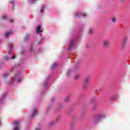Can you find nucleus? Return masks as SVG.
I'll return each instance as SVG.
<instances>
[{
	"label": "nucleus",
	"mask_w": 130,
	"mask_h": 130,
	"mask_svg": "<svg viewBox=\"0 0 130 130\" xmlns=\"http://www.w3.org/2000/svg\"><path fill=\"white\" fill-rule=\"evenodd\" d=\"M90 81V78L87 77L84 79V88H87L88 86V84H89V81Z\"/></svg>",
	"instance_id": "f257e3e1"
},
{
	"label": "nucleus",
	"mask_w": 130,
	"mask_h": 130,
	"mask_svg": "<svg viewBox=\"0 0 130 130\" xmlns=\"http://www.w3.org/2000/svg\"><path fill=\"white\" fill-rule=\"evenodd\" d=\"M20 125V123L17 121H15L13 123V125L14 126L13 130H20V128L18 127L19 125Z\"/></svg>",
	"instance_id": "f03ea898"
},
{
	"label": "nucleus",
	"mask_w": 130,
	"mask_h": 130,
	"mask_svg": "<svg viewBox=\"0 0 130 130\" xmlns=\"http://www.w3.org/2000/svg\"><path fill=\"white\" fill-rule=\"evenodd\" d=\"M81 16H83V17H86L87 14L85 13L78 12L75 14V17H81Z\"/></svg>",
	"instance_id": "7ed1b4c3"
},
{
	"label": "nucleus",
	"mask_w": 130,
	"mask_h": 130,
	"mask_svg": "<svg viewBox=\"0 0 130 130\" xmlns=\"http://www.w3.org/2000/svg\"><path fill=\"white\" fill-rule=\"evenodd\" d=\"M15 59L16 58V56H13L12 57H10L9 56H5L4 57L5 60H9V59Z\"/></svg>",
	"instance_id": "20e7f679"
},
{
	"label": "nucleus",
	"mask_w": 130,
	"mask_h": 130,
	"mask_svg": "<svg viewBox=\"0 0 130 130\" xmlns=\"http://www.w3.org/2000/svg\"><path fill=\"white\" fill-rule=\"evenodd\" d=\"M109 44H110V42L108 40H106L103 42V45L105 47H108V46H109Z\"/></svg>",
	"instance_id": "39448f33"
},
{
	"label": "nucleus",
	"mask_w": 130,
	"mask_h": 130,
	"mask_svg": "<svg viewBox=\"0 0 130 130\" xmlns=\"http://www.w3.org/2000/svg\"><path fill=\"white\" fill-rule=\"evenodd\" d=\"M12 30L10 31H8L5 34V38H8V37H9V36H11L12 35Z\"/></svg>",
	"instance_id": "423d86ee"
},
{
	"label": "nucleus",
	"mask_w": 130,
	"mask_h": 130,
	"mask_svg": "<svg viewBox=\"0 0 130 130\" xmlns=\"http://www.w3.org/2000/svg\"><path fill=\"white\" fill-rule=\"evenodd\" d=\"M36 114H37V109L34 108V113L32 114L30 116V117L33 118L35 116Z\"/></svg>",
	"instance_id": "0eeeda50"
},
{
	"label": "nucleus",
	"mask_w": 130,
	"mask_h": 130,
	"mask_svg": "<svg viewBox=\"0 0 130 130\" xmlns=\"http://www.w3.org/2000/svg\"><path fill=\"white\" fill-rule=\"evenodd\" d=\"M37 33H40L42 32V30H41V26L40 25H39L37 27Z\"/></svg>",
	"instance_id": "6e6552de"
},
{
	"label": "nucleus",
	"mask_w": 130,
	"mask_h": 130,
	"mask_svg": "<svg viewBox=\"0 0 130 130\" xmlns=\"http://www.w3.org/2000/svg\"><path fill=\"white\" fill-rule=\"evenodd\" d=\"M99 121H100V118H95L94 119V124H97V123H98V122H99Z\"/></svg>",
	"instance_id": "1a4fd4ad"
},
{
	"label": "nucleus",
	"mask_w": 130,
	"mask_h": 130,
	"mask_svg": "<svg viewBox=\"0 0 130 130\" xmlns=\"http://www.w3.org/2000/svg\"><path fill=\"white\" fill-rule=\"evenodd\" d=\"M70 99H71V98H70V96H68L64 100V102H66V103H67V102H69V101H70Z\"/></svg>",
	"instance_id": "9d476101"
},
{
	"label": "nucleus",
	"mask_w": 130,
	"mask_h": 130,
	"mask_svg": "<svg viewBox=\"0 0 130 130\" xmlns=\"http://www.w3.org/2000/svg\"><path fill=\"white\" fill-rule=\"evenodd\" d=\"M71 74H72V72H71V70L70 69L68 70V73L67 74V77H70L71 76Z\"/></svg>",
	"instance_id": "9b49d317"
},
{
	"label": "nucleus",
	"mask_w": 130,
	"mask_h": 130,
	"mask_svg": "<svg viewBox=\"0 0 130 130\" xmlns=\"http://www.w3.org/2000/svg\"><path fill=\"white\" fill-rule=\"evenodd\" d=\"M10 4H12V5H13L12 9H13V10L14 11V8H15V6H14V0H12V1H10Z\"/></svg>",
	"instance_id": "f8f14e48"
},
{
	"label": "nucleus",
	"mask_w": 130,
	"mask_h": 130,
	"mask_svg": "<svg viewBox=\"0 0 130 130\" xmlns=\"http://www.w3.org/2000/svg\"><path fill=\"white\" fill-rule=\"evenodd\" d=\"M111 20H112V23H116V18L113 17Z\"/></svg>",
	"instance_id": "ddd939ff"
},
{
	"label": "nucleus",
	"mask_w": 130,
	"mask_h": 130,
	"mask_svg": "<svg viewBox=\"0 0 130 130\" xmlns=\"http://www.w3.org/2000/svg\"><path fill=\"white\" fill-rule=\"evenodd\" d=\"M127 41V37H125L123 41V44H125V43H126Z\"/></svg>",
	"instance_id": "4468645a"
},
{
	"label": "nucleus",
	"mask_w": 130,
	"mask_h": 130,
	"mask_svg": "<svg viewBox=\"0 0 130 130\" xmlns=\"http://www.w3.org/2000/svg\"><path fill=\"white\" fill-rule=\"evenodd\" d=\"M44 10H45V7L43 6L41 9V13H42V14L43 13V11H44Z\"/></svg>",
	"instance_id": "2eb2a0df"
},
{
	"label": "nucleus",
	"mask_w": 130,
	"mask_h": 130,
	"mask_svg": "<svg viewBox=\"0 0 130 130\" xmlns=\"http://www.w3.org/2000/svg\"><path fill=\"white\" fill-rule=\"evenodd\" d=\"M7 77H9V75L7 74H5L3 75V78H7Z\"/></svg>",
	"instance_id": "dca6fc26"
},
{
	"label": "nucleus",
	"mask_w": 130,
	"mask_h": 130,
	"mask_svg": "<svg viewBox=\"0 0 130 130\" xmlns=\"http://www.w3.org/2000/svg\"><path fill=\"white\" fill-rule=\"evenodd\" d=\"M55 67H56V63H54L51 66V69H54V68H55Z\"/></svg>",
	"instance_id": "f3484780"
},
{
	"label": "nucleus",
	"mask_w": 130,
	"mask_h": 130,
	"mask_svg": "<svg viewBox=\"0 0 130 130\" xmlns=\"http://www.w3.org/2000/svg\"><path fill=\"white\" fill-rule=\"evenodd\" d=\"M79 77H80V76L79 75H76L74 77L75 80H78V79H79Z\"/></svg>",
	"instance_id": "a211bd4d"
},
{
	"label": "nucleus",
	"mask_w": 130,
	"mask_h": 130,
	"mask_svg": "<svg viewBox=\"0 0 130 130\" xmlns=\"http://www.w3.org/2000/svg\"><path fill=\"white\" fill-rule=\"evenodd\" d=\"M72 46H73V42H71L69 44V48H72Z\"/></svg>",
	"instance_id": "6ab92c4d"
},
{
	"label": "nucleus",
	"mask_w": 130,
	"mask_h": 130,
	"mask_svg": "<svg viewBox=\"0 0 130 130\" xmlns=\"http://www.w3.org/2000/svg\"><path fill=\"white\" fill-rule=\"evenodd\" d=\"M92 32H93V30H92V29H90L89 30L88 33H89V34H92Z\"/></svg>",
	"instance_id": "aec40b11"
},
{
	"label": "nucleus",
	"mask_w": 130,
	"mask_h": 130,
	"mask_svg": "<svg viewBox=\"0 0 130 130\" xmlns=\"http://www.w3.org/2000/svg\"><path fill=\"white\" fill-rule=\"evenodd\" d=\"M117 98V96H115L112 98V100H113V101L115 100V99H116Z\"/></svg>",
	"instance_id": "412c9836"
},
{
	"label": "nucleus",
	"mask_w": 130,
	"mask_h": 130,
	"mask_svg": "<svg viewBox=\"0 0 130 130\" xmlns=\"http://www.w3.org/2000/svg\"><path fill=\"white\" fill-rule=\"evenodd\" d=\"M2 19H3V20H6V19H7V16H3L2 17Z\"/></svg>",
	"instance_id": "4be33fe9"
},
{
	"label": "nucleus",
	"mask_w": 130,
	"mask_h": 130,
	"mask_svg": "<svg viewBox=\"0 0 130 130\" xmlns=\"http://www.w3.org/2000/svg\"><path fill=\"white\" fill-rule=\"evenodd\" d=\"M35 130H41V129L39 127V128H35Z\"/></svg>",
	"instance_id": "5701e85b"
},
{
	"label": "nucleus",
	"mask_w": 130,
	"mask_h": 130,
	"mask_svg": "<svg viewBox=\"0 0 130 130\" xmlns=\"http://www.w3.org/2000/svg\"><path fill=\"white\" fill-rule=\"evenodd\" d=\"M17 81L18 83H20V82L21 81V78H19Z\"/></svg>",
	"instance_id": "b1692460"
},
{
	"label": "nucleus",
	"mask_w": 130,
	"mask_h": 130,
	"mask_svg": "<svg viewBox=\"0 0 130 130\" xmlns=\"http://www.w3.org/2000/svg\"><path fill=\"white\" fill-rule=\"evenodd\" d=\"M51 125H52L53 124H54V122H51L50 123Z\"/></svg>",
	"instance_id": "393cba45"
},
{
	"label": "nucleus",
	"mask_w": 130,
	"mask_h": 130,
	"mask_svg": "<svg viewBox=\"0 0 130 130\" xmlns=\"http://www.w3.org/2000/svg\"><path fill=\"white\" fill-rule=\"evenodd\" d=\"M10 22H11V23H13V22H14V20L11 19Z\"/></svg>",
	"instance_id": "a878e982"
},
{
	"label": "nucleus",
	"mask_w": 130,
	"mask_h": 130,
	"mask_svg": "<svg viewBox=\"0 0 130 130\" xmlns=\"http://www.w3.org/2000/svg\"><path fill=\"white\" fill-rule=\"evenodd\" d=\"M59 118H60V117H58L57 118V120H58V119H59Z\"/></svg>",
	"instance_id": "bb28decb"
},
{
	"label": "nucleus",
	"mask_w": 130,
	"mask_h": 130,
	"mask_svg": "<svg viewBox=\"0 0 130 130\" xmlns=\"http://www.w3.org/2000/svg\"><path fill=\"white\" fill-rule=\"evenodd\" d=\"M40 41V42H41V41H42V39H41Z\"/></svg>",
	"instance_id": "cd10ccee"
},
{
	"label": "nucleus",
	"mask_w": 130,
	"mask_h": 130,
	"mask_svg": "<svg viewBox=\"0 0 130 130\" xmlns=\"http://www.w3.org/2000/svg\"><path fill=\"white\" fill-rule=\"evenodd\" d=\"M35 1L36 0H34V1H32V3H35Z\"/></svg>",
	"instance_id": "c85d7f7f"
},
{
	"label": "nucleus",
	"mask_w": 130,
	"mask_h": 130,
	"mask_svg": "<svg viewBox=\"0 0 130 130\" xmlns=\"http://www.w3.org/2000/svg\"><path fill=\"white\" fill-rule=\"evenodd\" d=\"M1 124H2V122L0 120V125H1Z\"/></svg>",
	"instance_id": "c756f323"
},
{
	"label": "nucleus",
	"mask_w": 130,
	"mask_h": 130,
	"mask_svg": "<svg viewBox=\"0 0 130 130\" xmlns=\"http://www.w3.org/2000/svg\"><path fill=\"white\" fill-rule=\"evenodd\" d=\"M94 108H95V107H93V108H92V109H94Z\"/></svg>",
	"instance_id": "7c9ffc66"
},
{
	"label": "nucleus",
	"mask_w": 130,
	"mask_h": 130,
	"mask_svg": "<svg viewBox=\"0 0 130 130\" xmlns=\"http://www.w3.org/2000/svg\"><path fill=\"white\" fill-rule=\"evenodd\" d=\"M121 2H123V0H121Z\"/></svg>",
	"instance_id": "2f4dec72"
},
{
	"label": "nucleus",
	"mask_w": 130,
	"mask_h": 130,
	"mask_svg": "<svg viewBox=\"0 0 130 130\" xmlns=\"http://www.w3.org/2000/svg\"><path fill=\"white\" fill-rule=\"evenodd\" d=\"M31 51H32V48H31V49L30 50Z\"/></svg>",
	"instance_id": "473e14b6"
},
{
	"label": "nucleus",
	"mask_w": 130,
	"mask_h": 130,
	"mask_svg": "<svg viewBox=\"0 0 130 130\" xmlns=\"http://www.w3.org/2000/svg\"><path fill=\"white\" fill-rule=\"evenodd\" d=\"M2 98L4 99V96H2Z\"/></svg>",
	"instance_id": "72a5a7b5"
},
{
	"label": "nucleus",
	"mask_w": 130,
	"mask_h": 130,
	"mask_svg": "<svg viewBox=\"0 0 130 130\" xmlns=\"http://www.w3.org/2000/svg\"><path fill=\"white\" fill-rule=\"evenodd\" d=\"M39 43H40V42H39Z\"/></svg>",
	"instance_id": "f704fd0d"
},
{
	"label": "nucleus",
	"mask_w": 130,
	"mask_h": 130,
	"mask_svg": "<svg viewBox=\"0 0 130 130\" xmlns=\"http://www.w3.org/2000/svg\"><path fill=\"white\" fill-rule=\"evenodd\" d=\"M8 53L10 54V52H9Z\"/></svg>",
	"instance_id": "c9c22d12"
},
{
	"label": "nucleus",
	"mask_w": 130,
	"mask_h": 130,
	"mask_svg": "<svg viewBox=\"0 0 130 130\" xmlns=\"http://www.w3.org/2000/svg\"><path fill=\"white\" fill-rule=\"evenodd\" d=\"M0 43H1V40H0Z\"/></svg>",
	"instance_id": "e433bc0d"
}]
</instances>
